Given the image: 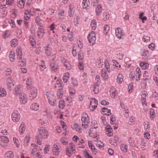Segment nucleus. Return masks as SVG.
<instances>
[{
	"label": "nucleus",
	"instance_id": "1",
	"mask_svg": "<svg viewBox=\"0 0 158 158\" xmlns=\"http://www.w3.org/2000/svg\"><path fill=\"white\" fill-rule=\"evenodd\" d=\"M81 120L82 125L85 129H87L89 127V119L88 115L86 113H83L82 114Z\"/></svg>",
	"mask_w": 158,
	"mask_h": 158
},
{
	"label": "nucleus",
	"instance_id": "2",
	"mask_svg": "<svg viewBox=\"0 0 158 158\" xmlns=\"http://www.w3.org/2000/svg\"><path fill=\"white\" fill-rule=\"evenodd\" d=\"M76 152V148L73 143H69L66 149V154L69 157L72 156V153L74 154Z\"/></svg>",
	"mask_w": 158,
	"mask_h": 158
},
{
	"label": "nucleus",
	"instance_id": "3",
	"mask_svg": "<svg viewBox=\"0 0 158 158\" xmlns=\"http://www.w3.org/2000/svg\"><path fill=\"white\" fill-rule=\"evenodd\" d=\"M98 105V101L95 98H92L91 99L89 109L91 111H94L97 107Z\"/></svg>",
	"mask_w": 158,
	"mask_h": 158
},
{
	"label": "nucleus",
	"instance_id": "4",
	"mask_svg": "<svg viewBox=\"0 0 158 158\" xmlns=\"http://www.w3.org/2000/svg\"><path fill=\"white\" fill-rule=\"evenodd\" d=\"M87 38L91 45H93L95 43L96 40L95 34L94 31H91L88 35Z\"/></svg>",
	"mask_w": 158,
	"mask_h": 158
},
{
	"label": "nucleus",
	"instance_id": "5",
	"mask_svg": "<svg viewBox=\"0 0 158 158\" xmlns=\"http://www.w3.org/2000/svg\"><path fill=\"white\" fill-rule=\"evenodd\" d=\"M12 120L15 123H17L19 121L20 118V115L17 110H15L11 114Z\"/></svg>",
	"mask_w": 158,
	"mask_h": 158
},
{
	"label": "nucleus",
	"instance_id": "6",
	"mask_svg": "<svg viewBox=\"0 0 158 158\" xmlns=\"http://www.w3.org/2000/svg\"><path fill=\"white\" fill-rule=\"evenodd\" d=\"M48 102L51 106H54L56 103V100L55 96L52 94L47 92L46 94Z\"/></svg>",
	"mask_w": 158,
	"mask_h": 158
},
{
	"label": "nucleus",
	"instance_id": "7",
	"mask_svg": "<svg viewBox=\"0 0 158 158\" xmlns=\"http://www.w3.org/2000/svg\"><path fill=\"white\" fill-rule=\"evenodd\" d=\"M39 134L41 137L43 139H47L49 135L48 132L43 127H40L38 129Z\"/></svg>",
	"mask_w": 158,
	"mask_h": 158
},
{
	"label": "nucleus",
	"instance_id": "8",
	"mask_svg": "<svg viewBox=\"0 0 158 158\" xmlns=\"http://www.w3.org/2000/svg\"><path fill=\"white\" fill-rule=\"evenodd\" d=\"M19 98L20 103L23 104L27 103L28 100L27 96L24 93H20L19 95Z\"/></svg>",
	"mask_w": 158,
	"mask_h": 158
},
{
	"label": "nucleus",
	"instance_id": "9",
	"mask_svg": "<svg viewBox=\"0 0 158 158\" xmlns=\"http://www.w3.org/2000/svg\"><path fill=\"white\" fill-rule=\"evenodd\" d=\"M124 35L123 30L121 28H118L115 30V35L118 39H123Z\"/></svg>",
	"mask_w": 158,
	"mask_h": 158
},
{
	"label": "nucleus",
	"instance_id": "10",
	"mask_svg": "<svg viewBox=\"0 0 158 158\" xmlns=\"http://www.w3.org/2000/svg\"><path fill=\"white\" fill-rule=\"evenodd\" d=\"M29 98L31 100L34 99L37 96V90L34 87L30 89Z\"/></svg>",
	"mask_w": 158,
	"mask_h": 158
},
{
	"label": "nucleus",
	"instance_id": "11",
	"mask_svg": "<svg viewBox=\"0 0 158 158\" xmlns=\"http://www.w3.org/2000/svg\"><path fill=\"white\" fill-rule=\"evenodd\" d=\"M141 102L143 105L146 106V98L148 97V93L146 91H143L141 94Z\"/></svg>",
	"mask_w": 158,
	"mask_h": 158
},
{
	"label": "nucleus",
	"instance_id": "12",
	"mask_svg": "<svg viewBox=\"0 0 158 158\" xmlns=\"http://www.w3.org/2000/svg\"><path fill=\"white\" fill-rule=\"evenodd\" d=\"M44 28L43 26H40V27H39L38 29L37 35L40 38L43 37L44 33Z\"/></svg>",
	"mask_w": 158,
	"mask_h": 158
},
{
	"label": "nucleus",
	"instance_id": "13",
	"mask_svg": "<svg viewBox=\"0 0 158 158\" xmlns=\"http://www.w3.org/2000/svg\"><path fill=\"white\" fill-rule=\"evenodd\" d=\"M52 152L53 155L58 156L60 152V149L56 144H54L52 148Z\"/></svg>",
	"mask_w": 158,
	"mask_h": 158
},
{
	"label": "nucleus",
	"instance_id": "14",
	"mask_svg": "<svg viewBox=\"0 0 158 158\" xmlns=\"http://www.w3.org/2000/svg\"><path fill=\"white\" fill-rule=\"evenodd\" d=\"M110 94L112 98H115L118 95V91L114 87H111L110 90Z\"/></svg>",
	"mask_w": 158,
	"mask_h": 158
},
{
	"label": "nucleus",
	"instance_id": "15",
	"mask_svg": "<svg viewBox=\"0 0 158 158\" xmlns=\"http://www.w3.org/2000/svg\"><path fill=\"white\" fill-rule=\"evenodd\" d=\"M16 53L17 55V58L18 60H20L21 59L22 53L21 48L20 47H18L16 50Z\"/></svg>",
	"mask_w": 158,
	"mask_h": 158
},
{
	"label": "nucleus",
	"instance_id": "16",
	"mask_svg": "<svg viewBox=\"0 0 158 158\" xmlns=\"http://www.w3.org/2000/svg\"><path fill=\"white\" fill-rule=\"evenodd\" d=\"M32 79L31 77H28L26 81V87L28 89H31L33 88L34 87L32 85Z\"/></svg>",
	"mask_w": 158,
	"mask_h": 158
},
{
	"label": "nucleus",
	"instance_id": "17",
	"mask_svg": "<svg viewBox=\"0 0 158 158\" xmlns=\"http://www.w3.org/2000/svg\"><path fill=\"white\" fill-rule=\"evenodd\" d=\"M119 138L117 135H115L114 137V139L113 140H110L109 141L111 144L115 146L118 145V142Z\"/></svg>",
	"mask_w": 158,
	"mask_h": 158
},
{
	"label": "nucleus",
	"instance_id": "18",
	"mask_svg": "<svg viewBox=\"0 0 158 158\" xmlns=\"http://www.w3.org/2000/svg\"><path fill=\"white\" fill-rule=\"evenodd\" d=\"M106 132L108 136L110 137L113 135V129L110 125H107L106 127Z\"/></svg>",
	"mask_w": 158,
	"mask_h": 158
},
{
	"label": "nucleus",
	"instance_id": "19",
	"mask_svg": "<svg viewBox=\"0 0 158 158\" xmlns=\"http://www.w3.org/2000/svg\"><path fill=\"white\" fill-rule=\"evenodd\" d=\"M74 13V7L73 5L70 4L69 6V9L68 11L69 16L72 17L73 16Z\"/></svg>",
	"mask_w": 158,
	"mask_h": 158
},
{
	"label": "nucleus",
	"instance_id": "20",
	"mask_svg": "<svg viewBox=\"0 0 158 158\" xmlns=\"http://www.w3.org/2000/svg\"><path fill=\"white\" fill-rule=\"evenodd\" d=\"M26 126L25 123L22 122L20 124L19 129V131L20 135L23 134L25 132Z\"/></svg>",
	"mask_w": 158,
	"mask_h": 158
},
{
	"label": "nucleus",
	"instance_id": "21",
	"mask_svg": "<svg viewBox=\"0 0 158 158\" xmlns=\"http://www.w3.org/2000/svg\"><path fill=\"white\" fill-rule=\"evenodd\" d=\"M89 1H82V6L83 8L86 10H88L89 8Z\"/></svg>",
	"mask_w": 158,
	"mask_h": 158
},
{
	"label": "nucleus",
	"instance_id": "22",
	"mask_svg": "<svg viewBox=\"0 0 158 158\" xmlns=\"http://www.w3.org/2000/svg\"><path fill=\"white\" fill-rule=\"evenodd\" d=\"M31 145L33 147V148L32 149L31 152L32 154H33L36 151H39L40 150H41V149L40 148V147L37 145L35 144H31Z\"/></svg>",
	"mask_w": 158,
	"mask_h": 158
},
{
	"label": "nucleus",
	"instance_id": "23",
	"mask_svg": "<svg viewBox=\"0 0 158 158\" xmlns=\"http://www.w3.org/2000/svg\"><path fill=\"white\" fill-rule=\"evenodd\" d=\"M29 40L32 46L34 48L36 46V41L33 37L31 35H30L29 36Z\"/></svg>",
	"mask_w": 158,
	"mask_h": 158
},
{
	"label": "nucleus",
	"instance_id": "24",
	"mask_svg": "<svg viewBox=\"0 0 158 158\" xmlns=\"http://www.w3.org/2000/svg\"><path fill=\"white\" fill-rule=\"evenodd\" d=\"M8 81H10V82H8L7 83V85L8 88L9 89L11 90L14 88V84H13L11 78H8Z\"/></svg>",
	"mask_w": 158,
	"mask_h": 158
},
{
	"label": "nucleus",
	"instance_id": "25",
	"mask_svg": "<svg viewBox=\"0 0 158 158\" xmlns=\"http://www.w3.org/2000/svg\"><path fill=\"white\" fill-rule=\"evenodd\" d=\"M45 52L48 56H50L52 54V48L49 46H47L44 47Z\"/></svg>",
	"mask_w": 158,
	"mask_h": 158
},
{
	"label": "nucleus",
	"instance_id": "26",
	"mask_svg": "<svg viewBox=\"0 0 158 158\" xmlns=\"http://www.w3.org/2000/svg\"><path fill=\"white\" fill-rule=\"evenodd\" d=\"M5 1H3L2 3H1V8H4V7L6 6V5L10 6L13 3L12 1H6L5 2Z\"/></svg>",
	"mask_w": 158,
	"mask_h": 158
},
{
	"label": "nucleus",
	"instance_id": "27",
	"mask_svg": "<svg viewBox=\"0 0 158 158\" xmlns=\"http://www.w3.org/2000/svg\"><path fill=\"white\" fill-rule=\"evenodd\" d=\"M142 58L144 60L147 59L149 57V51L144 50L142 54Z\"/></svg>",
	"mask_w": 158,
	"mask_h": 158
},
{
	"label": "nucleus",
	"instance_id": "28",
	"mask_svg": "<svg viewBox=\"0 0 158 158\" xmlns=\"http://www.w3.org/2000/svg\"><path fill=\"white\" fill-rule=\"evenodd\" d=\"M100 85L94 84L93 88V90L95 94H97L99 91V86Z\"/></svg>",
	"mask_w": 158,
	"mask_h": 158
},
{
	"label": "nucleus",
	"instance_id": "29",
	"mask_svg": "<svg viewBox=\"0 0 158 158\" xmlns=\"http://www.w3.org/2000/svg\"><path fill=\"white\" fill-rule=\"evenodd\" d=\"M26 61L25 58H23L20 60L18 63V65L20 67L24 66L26 65Z\"/></svg>",
	"mask_w": 158,
	"mask_h": 158
},
{
	"label": "nucleus",
	"instance_id": "30",
	"mask_svg": "<svg viewBox=\"0 0 158 158\" xmlns=\"http://www.w3.org/2000/svg\"><path fill=\"white\" fill-rule=\"evenodd\" d=\"M124 77L121 73H119L117 77V81L119 83H121L123 81Z\"/></svg>",
	"mask_w": 158,
	"mask_h": 158
},
{
	"label": "nucleus",
	"instance_id": "31",
	"mask_svg": "<svg viewBox=\"0 0 158 158\" xmlns=\"http://www.w3.org/2000/svg\"><path fill=\"white\" fill-rule=\"evenodd\" d=\"M102 6L98 5L97 7L96 10V15L97 16H99L102 13Z\"/></svg>",
	"mask_w": 158,
	"mask_h": 158
},
{
	"label": "nucleus",
	"instance_id": "32",
	"mask_svg": "<svg viewBox=\"0 0 158 158\" xmlns=\"http://www.w3.org/2000/svg\"><path fill=\"white\" fill-rule=\"evenodd\" d=\"M101 75L102 77L105 80H106L108 79V76L107 74L106 70L104 69H102L101 71Z\"/></svg>",
	"mask_w": 158,
	"mask_h": 158
},
{
	"label": "nucleus",
	"instance_id": "33",
	"mask_svg": "<svg viewBox=\"0 0 158 158\" xmlns=\"http://www.w3.org/2000/svg\"><path fill=\"white\" fill-rule=\"evenodd\" d=\"M69 73H68L64 74V75L63 77V79L64 83H66L68 81L69 78Z\"/></svg>",
	"mask_w": 158,
	"mask_h": 158
},
{
	"label": "nucleus",
	"instance_id": "34",
	"mask_svg": "<svg viewBox=\"0 0 158 158\" xmlns=\"http://www.w3.org/2000/svg\"><path fill=\"white\" fill-rule=\"evenodd\" d=\"M39 106L38 104L37 103H33L31 107V108L32 110L37 111L39 109Z\"/></svg>",
	"mask_w": 158,
	"mask_h": 158
},
{
	"label": "nucleus",
	"instance_id": "35",
	"mask_svg": "<svg viewBox=\"0 0 158 158\" xmlns=\"http://www.w3.org/2000/svg\"><path fill=\"white\" fill-rule=\"evenodd\" d=\"M123 54L121 51H119L117 52V58L120 60L123 59Z\"/></svg>",
	"mask_w": 158,
	"mask_h": 158
},
{
	"label": "nucleus",
	"instance_id": "36",
	"mask_svg": "<svg viewBox=\"0 0 158 158\" xmlns=\"http://www.w3.org/2000/svg\"><path fill=\"white\" fill-rule=\"evenodd\" d=\"M139 65L143 69H147L148 68L149 65L148 63L145 62L140 63Z\"/></svg>",
	"mask_w": 158,
	"mask_h": 158
},
{
	"label": "nucleus",
	"instance_id": "37",
	"mask_svg": "<svg viewBox=\"0 0 158 158\" xmlns=\"http://www.w3.org/2000/svg\"><path fill=\"white\" fill-rule=\"evenodd\" d=\"M39 66L40 69L41 71H43L46 68L44 61L41 60L40 63L39 64Z\"/></svg>",
	"mask_w": 158,
	"mask_h": 158
},
{
	"label": "nucleus",
	"instance_id": "38",
	"mask_svg": "<svg viewBox=\"0 0 158 158\" xmlns=\"http://www.w3.org/2000/svg\"><path fill=\"white\" fill-rule=\"evenodd\" d=\"M15 53L14 51H11L10 54L9 55V58L11 62H12L14 61L15 60Z\"/></svg>",
	"mask_w": 158,
	"mask_h": 158
},
{
	"label": "nucleus",
	"instance_id": "39",
	"mask_svg": "<svg viewBox=\"0 0 158 158\" xmlns=\"http://www.w3.org/2000/svg\"><path fill=\"white\" fill-rule=\"evenodd\" d=\"M91 27L92 29L94 30L97 27V22L95 19L92 20L91 22Z\"/></svg>",
	"mask_w": 158,
	"mask_h": 158
},
{
	"label": "nucleus",
	"instance_id": "40",
	"mask_svg": "<svg viewBox=\"0 0 158 158\" xmlns=\"http://www.w3.org/2000/svg\"><path fill=\"white\" fill-rule=\"evenodd\" d=\"M14 156L13 152L11 151L6 152L5 156V158H13Z\"/></svg>",
	"mask_w": 158,
	"mask_h": 158
},
{
	"label": "nucleus",
	"instance_id": "41",
	"mask_svg": "<svg viewBox=\"0 0 158 158\" xmlns=\"http://www.w3.org/2000/svg\"><path fill=\"white\" fill-rule=\"evenodd\" d=\"M39 124L44 126L48 125V122L47 120L43 119H40L39 120Z\"/></svg>",
	"mask_w": 158,
	"mask_h": 158
},
{
	"label": "nucleus",
	"instance_id": "42",
	"mask_svg": "<svg viewBox=\"0 0 158 158\" xmlns=\"http://www.w3.org/2000/svg\"><path fill=\"white\" fill-rule=\"evenodd\" d=\"M57 97L59 98H61L62 97L64 94V92L63 89H59L57 92Z\"/></svg>",
	"mask_w": 158,
	"mask_h": 158
},
{
	"label": "nucleus",
	"instance_id": "43",
	"mask_svg": "<svg viewBox=\"0 0 158 158\" xmlns=\"http://www.w3.org/2000/svg\"><path fill=\"white\" fill-rule=\"evenodd\" d=\"M102 111L103 113V114H105L107 115H109L111 114L110 110L107 108H103L102 109Z\"/></svg>",
	"mask_w": 158,
	"mask_h": 158
},
{
	"label": "nucleus",
	"instance_id": "44",
	"mask_svg": "<svg viewBox=\"0 0 158 158\" xmlns=\"http://www.w3.org/2000/svg\"><path fill=\"white\" fill-rule=\"evenodd\" d=\"M73 126L74 128L79 133L81 132L82 130L80 126L77 123H75Z\"/></svg>",
	"mask_w": 158,
	"mask_h": 158
},
{
	"label": "nucleus",
	"instance_id": "45",
	"mask_svg": "<svg viewBox=\"0 0 158 158\" xmlns=\"http://www.w3.org/2000/svg\"><path fill=\"white\" fill-rule=\"evenodd\" d=\"M30 137L29 136H26L24 138L23 145L25 147H27L28 145Z\"/></svg>",
	"mask_w": 158,
	"mask_h": 158
},
{
	"label": "nucleus",
	"instance_id": "46",
	"mask_svg": "<svg viewBox=\"0 0 158 158\" xmlns=\"http://www.w3.org/2000/svg\"><path fill=\"white\" fill-rule=\"evenodd\" d=\"M0 138L1 139V141L3 142L4 144H6L9 142L8 139L5 136H1Z\"/></svg>",
	"mask_w": 158,
	"mask_h": 158
},
{
	"label": "nucleus",
	"instance_id": "47",
	"mask_svg": "<svg viewBox=\"0 0 158 158\" xmlns=\"http://www.w3.org/2000/svg\"><path fill=\"white\" fill-rule=\"evenodd\" d=\"M104 64L106 70L108 72H110V64L108 61L107 60H105L104 62Z\"/></svg>",
	"mask_w": 158,
	"mask_h": 158
},
{
	"label": "nucleus",
	"instance_id": "48",
	"mask_svg": "<svg viewBox=\"0 0 158 158\" xmlns=\"http://www.w3.org/2000/svg\"><path fill=\"white\" fill-rule=\"evenodd\" d=\"M50 66L51 67V69L52 71H56L59 68L58 66L56 65L55 63H50Z\"/></svg>",
	"mask_w": 158,
	"mask_h": 158
},
{
	"label": "nucleus",
	"instance_id": "49",
	"mask_svg": "<svg viewBox=\"0 0 158 158\" xmlns=\"http://www.w3.org/2000/svg\"><path fill=\"white\" fill-rule=\"evenodd\" d=\"M18 44V41L15 39H13L10 41V45L12 47H15Z\"/></svg>",
	"mask_w": 158,
	"mask_h": 158
},
{
	"label": "nucleus",
	"instance_id": "50",
	"mask_svg": "<svg viewBox=\"0 0 158 158\" xmlns=\"http://www.w3.org/2000/svg\"><path fill=\"white\" fill-rule=\"evenodd\" d=\"M6 91L3 88H0V96L4 97L6 95Z\"/></svg>",
	"mask_w": 158,
	"mask_h": 158
},
{
	"label": "nucleus",
	"instance_id": "51",
	"mask_svg": "<svg viewBox=\"0 0 158 158\" xmlns=\"http://www.w3.org/2000/svg\"><path fill=\"white\" fill-rule=\"evenodd\" d=\"M65 106V102L64 101L61 100L59 103V108L60 109H63Z\"/></svg>",
	"mask_w": 158,
	"mask_h": 158
},
{
	"label": "nucleus",
	"instance_id": "52",
	"mask_svg": "<svg viewBox=\"0 0 158 158\" xmlns=\"http://www.w3.org/2000/svg\"><path fill=\"white\" fill-rule=\"evenodd\" d=\"M150 118L153 119L155 117V112L154 109H151L150 110Z\"/></svg>",
	"mask_w": 158,
	"mask_h": 158
},
{
	"label": "nucleus",
	"instance_id": "53",
	"mask_svg": "<svg viewBox=\"0 0 158 158\" xmlns=\"http://www.w3.org/2000/svg\"><path fill=\"white\" fill-rule=\"evenodd\" d=\"M120 149L122 151L126 152L127 151V146L126 144H122L120 146Z\"/></svg>",
	"mask_w": 158,
	"mask_h": 158
},
{
	"label": "nucleus",
	"instance_id": "54",
	"mask_svg": "<svg viewBox=\"0 0 158 158\" xmlns=\"http://www.w3.org/2000/svg\"><path fill=\"white\" fill-rule=\"evenodd\" d=\"M143 80L145 81L148 79V77L149 76V74L148 72L147 71H145L143 74Z\"/></svg>",
	"mask_w": 158,
	"mask_h": 158
},
{
	"label": "nucleus",
	"instance_id": "55",
	"mask_svg": "<svg viewBox=\"0 0 158 158\" xmlns=\"http://www.w3.org/2000/svg\"><path fill=\"white\" fill-rule=\"evenodd\" d=\"M150 127V124L148 122L145 123L144 124V128L146 131H148L149 130Z\"/></svg>",
	"mask_w": 158,
	"mask_h": 158
},
{
	"label": "nucleus",
	"instance_id": "56",
	"mask_svg": "<svg viewBox=\"0 0 158 158\" xmlns=\"http://www.w3.org/2000/svg\"><path fill=\"white\" fill-rule=\"evenodd\" d=\"M110 30V27L108 25L105 26L104 27L103 32L105 34H107L109 31Z\"/></svg>",
	"mask_w": 158,
	"mask_h": 158
},
{
	"label": "nucleus",
	"instance_id": "57",
	"mask_svg": "<svg viewBox=\"0 0 158 158\" xmlns=\"http://www.w3.org/2000/svg\"><path fill=\"white\" fill-rule=\"evenodd\" d=\"M56 87L57 86L58 87L60 88V89H63V85L62 82L60 81L57 80L56 83Z\"/></svg>",
	"mask_w": 158,
	"mask_h": 158
},
{
	"label": "nucleus",
	"instance_id": "58",
	"mask_svg": "<svg viewBox=\"0 0 158 158\" xmlns=\"http://www.w3.org/2000/svg\"><path fill=\"white\" fill-rule=\"evenodd\" d=\"M18 6L20 8L24 7L25 4L24 1H19L18 2Z\"/></svg>",
	"mask_w": 158,
	"mask_h": 158
},
{
	"label": "nucleus",
	"instance_id": "59",
	"mask_svg": "<svg viewBox=\"0 0 158 158\" xmlns=\"http://www.w3.org/2000/svg\"><path fill=\"white\" fill-rule=\"evenodd\" d=\"M10 35V32L8 30L5 31L3 34V36L4 38L9 37Z\"/></svg>",
	"mask_w": 158,
	"mask_h": 158
},
{
	"label": "nucleus",
	"instance_id": "60",
	"mask_svg": "<svg viewBox=\"0 0 158 158\" xmlns=\"http://www.w3.org/2000/svg\"><path fill=\"white\" fill-rule=\"evenodd\" d=\"M103 19L104 21H106V20L109 19L110 18V15L107 13H104L103 14Z\"/></svg>",
	"mask_w": 158,
	"mask_h": 158
},
{
	"label": "nucleus",
	"instance_id": "61",
	"mask_svg": "<svg viewBox=\"0 0 158 158\" xmlns=\"http://www.w3.org/2000/svg\"><path fill=\"white\" fill-rule=\"evenodd\" d=\"M84 56L83 53L81 51H80L78 53V60H82Z\"/></svg>",
	"mask_w": 158,
	"mask_h": 158
},
{
	"label": "nucleus",
	"instance_id": "62",
	"mask_svg": "<svg viewBox=\"0 0 158 158\" xmlns=\"http://www.w3.org/2000/svg\"><path fill=\"white\" fill-rule=\"evenodd\" d=\"M22 85H18L15 88V90L16 93L17 94L19 93V91L21 90L22 88Z\"/></svg>",
	"mask_w": 158,
	"mask_h": 158
},
{
	"label": "nucleus",
	"instance_id": "63",
	"mask_svg": "<svg viewBox=\"0 0 158 158\" xmlns=\"http://www.w3.org/2000/svg\"><path fill=\"white\" fill-rule=\"evenodd\" d=\"M135 118L134 117H131L129 119V124L130 125L134 124L135 123Z\"/></svg>",
	"mask_w": 158,
	"mask_h": 158
},
{
	"label": "nucleus",
	"instance_id": "64",
	"mask_svg": "<svg viewBox=\"0 0 158 158\" xmlns=\"http://www.w3.org/2000/svg\"><path fill=\"white\" fill-rule=\"evenodd\" d=\"M129 77L131 80H133L135 78V72L133 71H131L129 73Z\"/></svg>",
	"mask_w": 158,
	"mask_h": 158
}]
</instances>
